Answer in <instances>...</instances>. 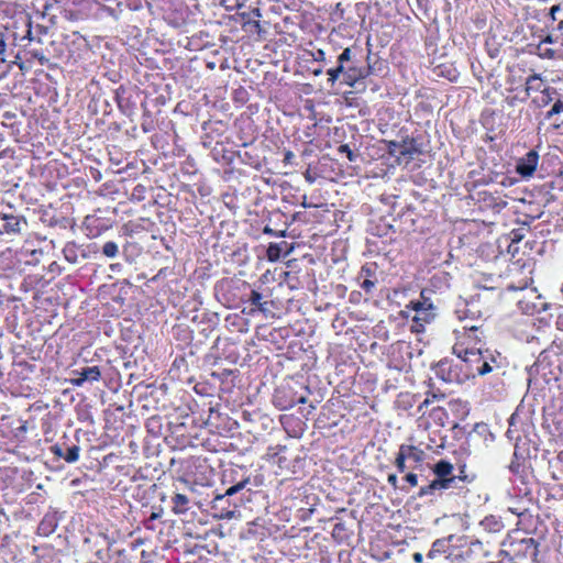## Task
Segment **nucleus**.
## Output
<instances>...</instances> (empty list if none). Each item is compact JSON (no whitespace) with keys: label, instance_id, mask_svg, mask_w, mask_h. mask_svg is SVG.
Here are the masks:
<instances>
[{"label":"nucleus","instance_id":"59","mask_svg":"<svg viewBox=\"0 0 563 563\" xmlns=\"http://www.w3.org/2000/svg\"><path fill=\"white\" fill-rule=\"evenodd\" d=\"M500 184H501L503 186H508V185L510 186V185H512V184H514V181H512V179H511V178L505 177V178L500 181Z\"/></svg>","mask_w":563,"mask_h":563},{"label":"nucleus","instance_id":"42","mask_svg":"<svg viewBox=\"0 0 563 563\" xmlns=\"http://www.w3.org/2000/svg\"><path fill=\"white\" fill-rule=\"evenodd\" d=\"M361 288L366 291L367 294H369L372 291V289L375 287V283L371 279H364L361 284H360Z\"/></svg>","mask_w":563,"mask_h":563},{"label":"nucleus","instance_id":"17","mask_svg":"<svg viewBox=\"0 0 563 563\" xmlns=\"http://www.w3.org/2000/svg\"><path fill=\"white\" fill-rule=\"evenodd\" d=\"M398 453H400L401 455H404V459L406 461H413L416 463H420L422 460H423V451L413 446V445H407V444H402L399 446V451Z\"/></svg>","mask_w":563,"mask_h":563},{"label":"nucleus","instance_id":"18","mask_svg":"<svg viewBox=\"0 0 563 563\" xmlns=\"http://www.w3.org/2000/svg\"><path fill=\"white\" fill-rule=\"evenodd\" d=\"M409 308L415 311L412 321L418 323L419 327H424L426 323L431 322L435 317L434 310H424V308H419V307H409Z\"/></svg>","mask_w":563,"mask_h":563},{"label":"nucleus","instance_id":"49","mask_svg":"<svg viewBox=\"0 0 563 563\" xmlns=\"http://www.w3.org/2000/svg\"><path fill=\"white\" fill-rule=\"evenodd\" d=\"M314 60L317 62H323L325 59V53L322 49H318L316 54L313 55Z\"/></svg>","mask_w":563,"mask_h":563},{"label":"nucleus","instance_id":"16","mask_svg":"<svg viewBox=\"0 0 563 563\" xmlns=\"http://www.w3.org/2000/svg\"><path fill=\"white\" fill-rule=\"evenodd\" d=\"M43 255L42 250L32 249L25 243L21 250L19 251L20 260H24L26 264L36 265L40 262L41 256Z\"/></svg>","mask_w":563,"mask_h":563},{"label":"nucleus","instance_id":"9","mask_svg":"<svg viewBox=\"0 0 563 563\" xmlns=\"http://www.w3.org/2000/svg\"><path fill=\"white\" fill-rule=\"evenodd\" d=\"M1 219L3 221L2 228L0 229L1 233L19 234L24 228L27 227V222L22 216L4 213L2 214Z\"/></svg>","mask_w":563,"mask_h":563},{"label":"nucleus","instance_id":"26","mask_svg":"<svg viewBox=\"0 0 563 563\" xmlns=\"http://www.w3.org/2000/svg\"><path fill=\"white\" fill-rule=\"evenodd\" d=\"M344 73H346V68L342 63H338L335 67L329 68L327 75L329 76L328 82L330 86L333 87L341 75L344 77Z\"/></svg>","mask_w":563,"mask_h":563},{"label":"nucleus","instance_id":"22","mask_svg":"<svg viewBox=\"0 0 563 563\" xmlns=\"http://www.w3.org/2000/svg\"><path fill=\"white\" fill-rule=\"evenodd\" d=\"M74 375H81V377L89 383L98 382L101 378V372L98 366H87L81 369L73 372Z\"/></svg>","mask_w":563,"mask_h":563},{"label":"nucleus","instance_id":"23","mask_svg":"<svg viewBox=\"0 0 563 563\" xmlns=\"http://www.w3.org/2000/svg\"><path fill=\"white\" fill-rule=\"evenodd\" d=\"M479 525L488 532H498L504 527L501 520L494 515L486 516Z\"/></svg>","mask_w":563,"mask_h":563},{"label":"nucleus","instance_id":"56","mask_svg":"<svg viewBox=\"0 0 563 563\" xmlns=\"http://www.w3.org/2000/svg\"><path fill=\"white\" fill-rule=\"evenodd\" d=\"M560 10V7L559 5H553L551 9H550V14H551V18L554 20L555 19V14L556 12Z\"/></svg>","mask_w":563,"mask_h":563},{"label":"nucleus","instance_id":"40","mask_svg":"<svg viewBox=\"0 0 563 563\" xmlns=\"http://www.w3.org/2000/svg\"><path fill=\"white\" fill-rule=\"evenodd\" d=\"M396 467L398 472L404 473L406 470V460L404 459V455L400 453L397 454L396 461H395Z\"/></svg>","mask_w":563,"mask_h":563},{"label":"nucleus","instance_id":"55","mask_svg":"<svg viewBox=\"0 0 563 563\" xmlns=\"http://www.w3.org/2000/svg\"><path fill=\"white\" fill-rule=\"evenodd\" d=\"M412 559H413L415 562L420 563V562H422L423 556H422L421 553L416 552V553H413Z\"/></svg>","mask_w":563,"mask_h":563},{"label":"nucleus","instance_id":"50","mask_svg":"<svg viewBox=\"0 0 563 563\" xmlns=\"http://www.w3.org/2000/svg\"><path fill=\"white\" fill-rule=\"evenodd\" d=\"M151 556H152L151 553H148V552L143 550L141 552V561H142V563H150L151 562Z\"/></svg>","mask_w":563,"mask_h":563},{"label":"nucleus","instance_id":"61","mask_svg":"<svg viewBox=\"0 0 563 563\" xmlns=\"http://www.w3.org/2000/svg\"><path fill=\"white\" fill-rule=\"evenodd\" d=\"M468 313L471 314V318L474 319L475 317V312H473L470 308H467L466 312H465V318L468 317Z\"/></svg>","mask_w":563,"mask_h":563},{"label":"nucleus","instance_id":"15","mask_svg":"<svg viewBox=\"0 0 563 563\" xmlns=\"http://www.w3.org/2000/svg\"><path fill=\"white\" fill-rule=\"evenodd\" d=\"M126 550L119 548L114 542L108 544V563H129Z\"/></svg>","mask_w":563,"mask_h":563},{"label":"nucleus","instance_id":"28","mask_svg":"<svg viewBox=\"0 0 563 563\" xmlns=\"http://www.w3.org/2000/svg\"><path fill=\"white\" fill-rule=\"evenodd\" d=\"M262 299H263V296L260 291L251 290L246 301H249L252 306H255L257 308V310L264 312L267 310V308H266L267 302H263Z\"/></svg>","mask_w":563,"mask_h":563},{"label":"nucleus","instance_id":"48","mask_svg":"<svg viewBox=\"0 0 563 563\" xmlns=\"http://www.w3.org/2000/svg\"><path fill=\"white\" fill-rule=\"evenodd\" d=\"M387 482L394 487V488H397V483H398V477L397 475L395 474H389L388 475V478H387Z\"/></svg>","mask_w":563,"mask_h":563},{"label":"nucleus","instance_id":"10","mask_svg":"<svg viewBox=\"0 0 563 563\" xmlns=\"http://www.w3.org/2000/svg\"><path fill=\"white\" fill-rule=\"evenodd\" d=\"M455 539V536L451 534L446 538L437 539L429 550L427 558L435 559L438 555L444 554L446 559H450L453 553L451 542Z\"/></svg>","mask_w":563,"mask_h":563},{"label":"nucleus","instance_id":"21","mask_svg":"<svg viewBox=\"0 0 563 563\" xmlns=\"http://www.w3.org/2000/svg\"><path fill=\"white\" fill-rule=\"evenodd\" d=\"M189 498L185 494H175L172 497L173 511L176 515L186 514L189 509Z\"/></svg>","mask_w":563,"mask_h":563},{"label":"nucleus","instance_id":"6","mask_svg":"<svg viewBox=\"0 0 563 563\" xmlns=\"http://www.w3.org/2000/svg\"><path fill=\"white\" fill-rule=\"evenodd\" d=\"M539 163V154L536 150H530L521 158L517 161L516 172L521 177H531L537 169Z\"/></svg>","mask_w":563,"mask_h":563},{"label":"nucleus","instance_id":"45","mask_svg":"<svg viewBox=\"0 0 563 563\" xmlns=\"http://www.w3.org/2000/svg\"><path fill=\"white\" fill-rule=\"evenodd\" d=\"M371 55H372L371 51H368V54H367V57H366L367 66L365 68H371L372 75H373V74H376L377 71H379L380 69L376 67L377 62L372 63Z\"/></svg>","mask_w":563,"mask_h":563},{"label":"nucleus","instance_id":"47","mask_svg":"<svg viewBox=\"0 0 563 563\" xmlns=\"http://www.w3.org/2000/svg\"><path fill=\"white\" fill-rule=\"evenodd\" d=\"M464 468L465 466H463L461 470H460V474L456 475V481H463V482H471L473 478H468V476L465 474L464 472Z\"/></svg>","mask_w":563,"mask_h":563},{"label":"nucleus","instance_id":"33","mask_svg":"<svg viewBox=\"0 0 563 563\" xmlns=\"http://www.w3.org/2000/svg\"><path fill=\"white\" fill-rule=\"evenodd\" d=\"M102 254L106 257L113 258L119 254V246L113 241H108L102 245Z\"/></svg>","mask_w":563,"mask_h":563},{"label":"nucleus","instance_id":"41","mask_svg":"<svg viewBox=\"0 0 563 563\" xmlns=\"http://www.w3.org/2000/svg\"><path fill=\"white\" fill-rule=\"evenodd\" d=\"M399 150H401L400 143L395 141L389 142L388 152L390 155H399Z\"/></svg>","mask_w":563,"mask_h":563},{"label":"nucleus","instance_id":"13","mask_svg":"<svg viewBox=\"0 0 563 563\" xmlns=\"http://www.w3.org/2000/svg\"><path fill=\"white\" fill-rule=\"evenodd\" d=\"M372 75L371 68L350 66L344 73V84L354 87L358 80L365 79Z\"/></svg>","mask_w":563,"mask_h":563},{"label":"nucleus","instance_id":"27","mask_svg":"<svg viewBox=\"0 0 563 563\" xmlns=\"http://www.w3.org/2000/svg\"><path fill=\"white\" fill-rule=\"evenodd\" d=\"M426 292H427L426 290H422L420 294V298L417 300H411L410 303L407 306V308L419 307V308H424V310H434L435 311V307L433 306V302L431 301L430 298H428L426 296Z\"/></svg>","mask_w":563,"mask_h":563},{"label":"nucleus","instance_id":"4","mask_svg":"<svg viewBox=\"0 0 563 563\" xmlns=\"http://www.w3.org/2000/svg\"><path fill=\"white\" fill-rule=\"evenodd\" d=\"M250 483V477H245L236 484L230 486L224 494L217 495L211 501L213 516L219 519H231L235 514V505L231 508L229 498L244 489Z\"/></svg>","mask_w":563,"mask_h":563},{"label":"nucleus","instance_id":"38","mask_svg":"<svg viewBox=\"0 0 563 563\" xmlns=\"http://www.w3.org/2000/svg\"><path fill=\"white\" fill-rule=\"evenodd\" d=\"M352 59V49L346 47L342 51V53L338 56V63L345 64Z\"/></svg>","mask_w":563,"mask_h":563},{"label":"nucleus","instance_id":"46","mask_svg":"<svg viewBox=\"0 0 563 563\" xmlns=\"http://www.w3.org/2000/svg\"><path fill=\"white\" fill-rule=\"evenodd\" d=\"M73 386L81 387L86 380L81 377V375H76V377L70 379Z\"/></svg>","mask_w":563,"mask_h":563},{"label":"nucleus","instance_id":"60","mask_svg":"<svg viewBox=\"0 0 563 563\" xmlns=\"http://www.w3.org/2000/svg\"><path fill=\"white\" fill-rule=\"evenodd\" d=\"M556 40L553 38L552 35H548L544 40H543V43H549V44H553L555 43Z\"/></svg>","mask_w":563,"mask_h":563},{"label":"nucleus","instance_id":"34","mask_svg":"<svg viewBox=\"0 0 563 563\" xmlns=\"http://www.w3.org/2000/svg\"><path fill=\"white\" fill-rule=\"evenodd\" d=\"M527 224V222H523L522 227L510 231L509 239L511 243H519L526 236V232L528 231L526 228Z\"/></svg>","mask_w":563,"mask_h":563},{"label":"nucleus","instance_id":"62","mask_svg":"<svg viewBox=\"0 0 563 563\" xmlns=\"http://www.w3.org/2000/svg\"><path fill=\"white\" fill-rule=\"evenodd\" d=\"M544 55L552 58L554 56V52L552 49H547Z\"/></svg>","mask_w":563,"mask_h":563},{"label":"nucleus","instance_id":"2","mask_svg":"<svg viewBox=\"0 0 563 563\" xmlns=\"http://www.w3.org/2000/svg\"><path fill=\"white\" fill-rule=\"evenodd\" d=\"M309 388L299 383H285L275 388L272 402L278 410H288L297 404L307 401Z\"/></svg>","mask_w":563,"mask_h":563},{"label":"nucleus","instance_id":"1","mask_svg":"<svg viewBox=\"0 0 563 563\" xmlns=\"http://www.w3.org/2000/svg\"><path fill=\"white\" fill-rule=\"evenodd\" d=\"M467 335L466 342H457L453 346V354L462 357L464 367L470 372V379L476 376H484L501 368L500 353L489 349L477 346L481 344V338L477 334V324H470L463 328Z\"/></svg>","mask_w":563,"mask_h":563},{"label":"nucleus","instance_id":"54","mask_svg":"<svg viewBox=\"0 0 563 563\" xmlns=\"http://www.w3.org/2000/svg\"><path fill=\"white\" fill-rule=\"evenodd\" d=\"M344 529H345V528H344V525H343V523H341V522H340V523H336V525L334 526V528H333V533H334V534H335L336 532L339 533V532H341V531H344Z\"/></svg>","mask_w":563,"mask_h":563},{"label":"nucleus","instance_id":"63","mask_svg":"<svg viewBox=\"0 0 563 563\" xmlns=\"http://www.w3.org/2000/svg\"><path fill=\"white\" fill-rule=\"evenodd\" d=\"M158 517H159V514L153 512V514L150 516L148 520L153 521V520H156Z\"/></svg>","mask_w":563,"mask_h":563},{"label":"nucleus","instance_id":"12","mask_svg":"<svg viewBox=\"0 0 563 563\" xmlns=\"http://www.w3.org/2000/svg\"><path fill=\"white\" fill-rule=\"evenodd\" d=\"M451 487L448 486V483L444 481H438L432 479L429 484L421 486L418 492V497H431L430 501H432L434 498L440 497L443 493V490L450 489Z\"/></svg>","mask_w":563,"mask_h":563},{"label":"nucleus","instance_id":"44","mask_svg":"<svg viewBox=\"0 0 563 563\" xmlns=\"http://www.w3.org/2000/svg\"><path fill=\"white\" fill-rule=\"evenodd\" d=\"M263 233L271 235V236H285L286 235V231L277 232V231L273 230L272 228H269L268 225H266L264 228Z\"/></svg>","mask_w":563,"mask_h":563},{"label":"nucleus","instance_id":"8","mask_svg":"<svg viewBox=\"0 0 563 563\" xmlns=\"http://www.w3.org/2000/svg\"><path fill=\"white\" fill-rule=\"evenodd\" d=\"M233 282L230 279H222L216 285V295L218 300L225 307H234L236 303L235 295L232 294Z\"/></svg>","mask_w":563,"mask_h":563},{"label":"nucleus","instance_id":"39","mask_svg":"<svg viewBox=\"0 0 563 563\" xmlns=\"http://www.w3.org/2000/svg\"><path fill=\"white\" fill-rule=\"evenodd\" d=\"M51 452L56 455L57 457H60L63 460H65V450L63 449V446L60 444H54L51 446Z\"/></svg>","mask_w":563,"mask_h":563},{"label":"nucleus","instance_id":"14","mask_svg":"<svg viewBox=\"0 0 563 563\" xmlns=\"http://www.w3.org/2000/svg\"><path fill=\"white\" fill-rule=\"evenodd\" d=\"M63 255L70 264H77L80 256L86 257L84 250L73 241L65 244L63 247Z\"/></svg>","mask_w":563,"mask_h":563},{"label":"nucleus","instance_id":"58","mask_svg":"<svg viewBox=\"0 0 563 563\" xmlns=\"http://www.w3.org/2000/svg\"><path fill=\"white\" fill-rule=\"evenodd\" d=\"M423 328H424V327H419V324H418V323H416V322H413V321H412V325H411L412 331H415V332H422V331H423Z\"/></svg>","mask_w":563,"mask_h":563},{"label":"nucleus","instance_id":"37","mask_svg":"<svg viewBox=\"0 0 563 563\" xmlns=\"http://www.w3.org/2000/svg\"><path fill=\"white\" fill-rule=\"evenodd\" d=\"M338 152L345 154L350 162H355L357 159V154H355L347 144H341L338 147Z\"/></svg>","mask_w":563,"mask_h":563},{"label":"nucleus","instance_id":"11","mask_svg":"<svg viewBox=\"0 0 563 563\" xmlns=\"http://www.w3.org/2000/svg\"><path fill=\"white\" fill-rule=\"evenodd\" d=\"M452 472H453V465L445 460H440L433 466V473L435 475V479L444 481L445 483H448V486H450L451 488H454L455 487L454 484L456 483V477H455V475L452 474Z\"/></svg>","mask_w":563,"mask_h":563},{"label":"nucleus","instance_id":"64","mask_svg":"<svg viewBox=\"0 0 563 563\" xmlns=\"http://www.w3.org/2000/svg\"><path fill=\"white\" fill-rule=\"evenodd\" d=\"M305 177H306V179H307L309 183H312V181H313V178L310 176V174H309V173H307V174L305 175Z\"/></svg>","mask_w":563,"mask_h":563},{"label":"nucleus","instance_id":"20","mask_svg":"<svg viewBox=\"0 0 563 563\" xmlns=\"http://www.w3.org/2000/svg\"><path fill=\"white\" fill-rule=\"evenodd\" d=\"M483 206L490 208L493 212L499 213L507 206V201L492 194L484 192Z\"/></svg>","mask_w":563,"mask_h":563},{"label":"nucleus","instance_id":"25","mask_svg":"<svg viewBox=\"0 0 563 563\" xmlns=\"http://www.w3.org/2000/svg\"><path fill=\"white\" fill-rule=\"evenodd\" d=\"M287 246L286 242L269 243L266 250V257L269 262H277L282 257L283 247Z\"/></svg>","mask_w":563,"mask_h":563},{"label":"nucleus","instance_id":"24","mask_svg":"<svg viewBox=\"0 0 563 563\" xmlns=\"http://www.w3.org/2000/svg\"><path fill=\"white\" fill-rule=\"evenodd\" d=\"M542 90V79L539 74H532L526 79V95L530 96L532 91H541Z\"/></svg>","mask_w":563,"mask_h":563},{"label":"nucleus","instance_id":"31","mask_svg":"<svg viewBox=\"0 0 563 563\" xmlns=\"http://www.w3.org/2000/svg\"><path fill=\"white\" fill-rule=\"evenodd\" d=\"M553 101H554L553 106L551 107V109L545 114V119H548V120H550L554 115L560 114L561 112H563V98L560 97V96H556V97H554Z\"/></svg>","mask_w":563,"mask_h":563},{"label":"nucleus","instance_id":"52","mask_svg":"<svg viewBox=\"0 0 563 563\" xmlns=\"http://www.w3.org/2000/svg\"><path fill=\"white\" fill-rule=\"evenodd\" d=\"M430 404V400L427 398L424 399L419 406H418V412L421 415H424L423 408L427 407Z\"/></svg>","mask_w":563,"mask_h":563},{"label":"nucleus","instance_id":"32","mask_svg":"<svg viewBox=\"0 0 563 563\" xmlns=\"http://www.w3.org/2000/svg\"><path fill=\"white\" fill-rule=\"evenodd\" d=\"M5 41L2 33H0V78L3 77L8 73V66L5 64L4 52H5Z\"/></svg>","mask_w":563,"mask_h":563},{"label":"nucleus","instance_id":"5","mask_svg":"<svg viewBox=\"0 0 563 563\" xmlns=\"http://www.w3.org/2000/svg\"><path fill=\"white\" fill-rule=\"evenodd\" d=\"M539 543L533 538L514 539L510 541V551L516 558L531 559L533 562L537 561L539 550Z\"/></svg>","mask_w":563,"mask_h":563},{"label":"nucleus","instance_id":"35","mask_svg":"<svg viewBox=\"0 0 563 563\" xmlns=\"http://www.w3.org/2000/svg\"><path fill=\"white\" fill-rule=\"evenodd\" d=\"M80 448L78 445H71L65 450V461L67 463H75L79 459Z\"/></svg>","mask_w":563,"mask_h":563},{"label":"nucleus","instance_id":"19","mask_svg":"<svg viewBox=\"0 0 563 563\" xmlns=\"http://www.w3.org/2000/svg\"><path fill=\"white\" fill-rule=\"evenodd\" d=\"M556 96H559V93L555 88L547 87L541 90V96L536 97L532 100V102L538 108H544V107L549 106L554 100V97H556Z\"/></svg>","mask_w":563,"mask_h":563},{"label":"nucleus","instance_id":"3","mask_svg":"<svg viewBox=\"0 0 563 563\" xmlns=\"http://www.w3.org/2000/svg\"><path fill=\"white\" fill-rule=\"evenodd\" d=\"M463 365L462 357H445L439 361L433 371L435 376L445 383L464 384L470 379V372Z\"/></svg>","mask_w":563,"mask_h":563},{"label":"nucleus","instance_id":"29","mask_svg":"<svg viewBox=\"0 0 563 563\" xmlns=\"http://www.w3.org/2000/svg\"><path fill=\"white\" fill-rule=\"evenodd\" d=\"M400 145L401 150H399V156L412 157L415 154L419 153V150L417 148L413 140L404 141L400 143Z\"/></svg>","mask_w":563,"mask_h":563},{"label":"nucleus","instance_id":"53","mask_svg":"<svg viewBox=\"0 0 563 563\" xmlns=\"http://www.w3.org/2000/svg\"><path fill=\"white\" fill-rule=\"evenodd\" d=\"M534 230L537 231V234L539 233V234H541V235H544V234H545V232H547V233H549V232H550V230H549V229H547V230H545V229H544V227H543V225H541V224H539V225L534 227Z\"/></svg>","mask_w":563,"mask_h":563},{"label":"nucleus","instance_id":"57","mask_svg":"<svg viewBox=\"0 0 563 563\" xmlns=\"http://www.w3.org/2000/svg\"><path fill=\"white\" fill-rule=\"evenodd\" d=\"M506 435H507V438H508L509 440H511V441H512V440H516V441H517V440L519 439V437H515V435H514V432H512V430H511V429H508V430H507Z\"/></svg>","mask_w":563,"mask_h":563},{"label":"nucleus","instance_id":"7","mask_svg":"<svg viewBox=\"0 0 563 563\" xmlns=\"http://www.w3.org/2000/svg\"><path fill=\"white\" fill-rule=\"evenodd\" d=\"M62 517V514L56 510L47 511L38 523L37 533L42 537H48L54 533Z\"/></svg>","mask_w":563,"mask_h":563},{"label":"nucleus","instance_id":"36","mask_svg":"<svg viewBox=\"0 0 563 563\" xmlns=\"http://www.w3.org/2000/svg\"><path fill=\"white\" fill-rule=\"evenodd\" d=\"M552 355H558V352H555L553 347L545 349L540 352L537 363L539 365H543L545 362H548V364H551L550 357Z\"/></svg>","mask_w":563,"mask_h":563},{"label":"nucleus","instance_id":"30","mask_svg":"<svg viewBox=\"0 0 563 563\" xmlns=\"http://www.w3.org/2000/svg\"><path fill=\"white\" fill-rule=\"evenodd\" d=\"M48 225L66 230L74 227V221L67 217H52L49 219Z\"/></svg>","mask_w":563,"mask_h":563},{"label":"nucleus","instance_id":"43","mask_svg":"<svg viewBox=\"0 0 563 563\" xmlns=\"http://www.w3.org/2000/svg\"><path fill=\"white\" fill-rule=\"evenodd\" d=\"M404 479L411 486L415 487L418 485V475L415 473H408Z\"/></svg>","mask_w":563,"mask_h":563},{"label":"nucleus","instance_id":"51","mask_svg":"<svg viewBox=\"0 0 563 563\" xmlns=\"http://www.w3.org/2000/svg\"><path fill=\"white\" fill-rule=\"evenodd\" d=\"M142 544H143V540L139 538V539L133 540L130 543V548H131V550H135L136 548H139Z\"/></svg>","mask_w":563,"mask_h":563}]
</instances>
